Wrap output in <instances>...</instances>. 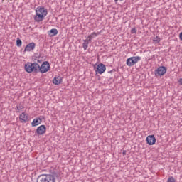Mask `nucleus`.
Here are the masks:
<instances>
[{
  "label": "nucleus",
  "mask_w": 182,
  "mask_h": 182,
  "mask_svg": "<svg viewBox=\"0 0 182 182\" xmlns=\"http://www.w3.org/2000/svg\"><path fill=\"white\" fill-rule=\"evenodd\" d=\"M36 16L34 17L36 22H42L46 15H48V9L45 7H38L36 10Z\"/></svg>",
  "instance_id": "nucleus-2"
},
{
  "label": "nucleus",
  "mask_w": 182,
  "mask_h": 182,
  "mask_svg": "<svg viewBox=\"0 0 182 182\" xmlns=\"http://www.w3.org/2000/svg\"><path fill=\"white\" fill-rule=\"evenodd\" d=\"M141 60V57L140 56H133L130 57L127 60V66H134L136 63L140 62Z\"/></svg>",
  "instance_id": "nucleus-4"
},
{
  "label": "nucleus",
  "mask_w": 182,
  "mask_h": 182,
  "mask_svg": "<svg viewBox=\"0 0 182 182\" xmlns=\"http://www.w3.org/2000/svg\"><path fill=\"white\" fill-rule=\"evenodd\" d=\"M83 43H82V48L84 50H87V48H89V43L88 41L83 40Z\"/></svg>",
  "instance_id": "nucleus-15"
},
{
  "label": "nucleus",
  "mask_w": 182,
  "mask_h": 182,
  "mask_svg": "<svg viewBox=\"0 0 182 182\" xmlns=\"http://www.w3.org/2000/svg\"><path fill=\"white\" fill-rule=\"evenodd\" d=\"M122 154L123 156H126V151H123Z\"/></svg>",
  "instance_id": "nucleus-25"
},
{
  "label": "nucleus",
  "mask_w": 182,
  "mask_h": 182,
  "mask_svg": "<svg viewBox=\"0 0 182 182\" xmlns=\"http://www.w3.org/2000/svg\"><path fill=\"white\" fill-rule=\"evenodd\" d=\"M179 39L182 41V32H181L179 34Z\"/></svg>",
  "instance_id": "nucleus-24"
},
{
  "label": "nucleus",
  "mask_w": 182,
  "mask_h": 182,
  "mask_svg": "<svg viewBox=\"0 0 182 182\" xmlns=\"http://www.w3.org/2000/svg\"><path fill=\"white\" fill-rule=\"evenodd\" d=\"M24 109V107L23 105H17L15 108V110H16V113H21V112H22V110H23Z\"/></svg>",
  "instance_id": "nucleus-14"
},
{
  "label": "nucleus",
  "mask_w": 182,
  "mask_h": 182,
  "mask_svg": "<svg viewBox=\"0 0 182 182\" xmlns=\"http://www.w3.org/2000/svg\"><path fill=\"white\" fill-rule=\"evenodd\" d=\"M16 46H18V48H21V46H22V40L19 38H17L16 39Z\"/></svg>",
  "instance_id": "nucleus-17"
},
{
  "label": "nucleus",
  "mask_w": 182,
  "mask_h": 182,
  "mask_svg": "<svg viewBox=\"0 0 182 182\" xmlns=\"http://www.w3.org/2000/svg\"><path fill=\"white\" fill-rule=\"evenodd\" d=\"M58 29L52 28L51 30L48 31V35L50 36V38H53V36H56L58 35Z\"/></svg>",
  "instance_id": "nucleus-12"
},
{
  "label": "nucleus",
  "mask_w": 182,
  "mask_h": 182,
  "mask_svg": "<svg viewBox=\"0 0 182 182\" xmlns=\"http://www.w3.org/2000/svg\"><path fill=\"white\" fill-rule=\"evenodd\" d=\"M167 182H176V179L173 176H169L167 180Z\"/></svg>",
  "instance_id": "nucleus-18"
},
{
  "label": "nucleus",
  "mask_w": 182,
  "mask_h": 182,
  "mask_svg": "<svg viewBox=\"0 0 182 182\" xmlns=\"http://www.w3.org/2000/svg\"><path fill=\"white\" fill-rule=\"evenodd\" d=\"M160 38H159V36H156L154 38L153 42L155 43V45H157V43H160Z\"/></svg>",
  "instance_id": "nucleus-16"
},
{
  "label": "nucleus",
  "mask_w": 182,
  "mask_h": 182,
  "mask_svg": "<svg viewBox=\"0 0 182 182\" xmlns=\"http://www.w3.org/2000/svg\"><path fill=\"white\" fill-rule=\"evenodd\" d=\"M178 82L179 85H181V86H182V78H180Z\"/></svg>",
  "instance_id": "nucleus-23"
},
{
  "label": "nucleus",
  "mask_w": 182,
  "mask_h": 182,
  "mask_svg": "<svg viewBox=\"0 0 182 182\" xmlns=\"http://www.w3.org/2000/svg\"><path fill=\"white\" fill-rule=\"evenodd\" d=\"M53 85H60L62 83V77L60 76H55L53 79Z\"/></svg>",
  "instance_id": "nucleus-13"
},
{
  "label": "nucleus",
  "mask_w": 182,
  "mask_h": 182,
  "mask_svg": "<svg viewBox=\"0 0 182 182\" xmlns=\"http://www.w3.org/2000/svg\"><path fill=\"white\" fill-rule=\"evenodd\" d=\"M37 182H56V178L51 174L41 175L38 178Z\"/></svg>",
  "instance_id": "nucleus-3"
},
{
  "label": "nucleus",
  "mask_w": 182,
  "mask_h": 182,
  "mask_svg": "<svg viewBox=\"0 0 182 182\" xmlns=\"http://www.w3.org/2000/svg\"><path fill=\"white\" fill-rule=\"evenodd\" d=\"M42 123V119L41 118H36L31 122L32 127H36V126H39Z\"/></svg>",
  "instance_id": "nucleus-11"
},
{
  "label": "nucleus",
  "mask_w": 182,
  "mask_h": 182,
  "mask_svg": "<svg viewBox=\"0 0 182 182\" xmlns=\"http://www.w3.org/2000/svg\"><path fill=\"white\" fill-rule=\"evenodd\" d=\"M24 68L27 73H46L50 70V64L48 61H44L41 64H38V63H27L24 65Z\"/></svg>",
  "instance_id": "nucleus-1"
},
{
  "label": "nucleus",
  "mask_w": 182,
  "mask_h": 182,
  "mask_svg": "<svg viewBox=\"0 0 182 182\" xmlns=\"http://www.w3.org/2000/svg\"><path fill=\"white\" fill-rule=\"evenodd\" d=\"M36 46V44H35V43H30L26 46L24 52H31V50H34Z\"/></svg>",
  "instance_id": "nucleus-10"
},
{
  "label": "nucleus",
  "mask_w": 182,
  "mask_h": 182,
  "mask_svg": "<svg viewBox=\"0 0 182 182\" xmlns=\"http://www.w3.org/2000/svg\"><path fill=\"white\" fill-rule=\"evenodd\" d=\"M28 119H29V114H28L26 112H22L19 115V120L21 123H26Z\"/></svg>",
  "instance_id": "nucleus-9"
},
{
  "label": "nucleus",
  "mask_w": 182,
  "mask_h": 182,
  "mask_svg": "<svg viewBox=\"0 0 182 182\" xmlns=\"http://www.w3.org/2000/svg\"><path fill=\"white\" fill-rule=\"evenodd\" d=\"M95 72L96 73H99V75L105 73V72H106V65H105L103 63L98 64Z\"/></svg>",
  "instance_id": "nucleus-6"
},
{
  "label": "nucleus",
  "mask_w": 182,
  "mask_h": 182,
  "mask_svg": "<svg viewBox=\"0 0 182 182\" xmlns=\"http://www.w3.org/2000/svg\"><path fill=\"white\" fill-rule=\"evenodd\" d=\"M131 33H137V28H136L135 27L132 28Z\"/></svg>",
  "instance_id": "nucleus-19"
},
{
  "label": "nucleus",
  "mask_w": 182,
  "mask_h": 182,
  "mask_svg": "<svg viewBox=\"0 0 182 182\" xmlns=\"http://www.w3.org/2000/svg\"><path fill=\"white\" fill-rule=\"evenodd\" d=\"M92 39H93V37L92 36H88V37L87 38V39L85 41H88L89 42H92Z\"/></svg>",
  "instance_id": "nucleus-20"
},
{
  "label": "nucleus",
  "mask_w": 182,
  "mask_h": 182,
  "mask_svg": "<svg viewBox=\"0 0 182 182\" xmlns=\"http://www.w3.org/2000/svg\"><path fill=\"white\" fill-rule=\"evenodd\" d=\"M36 133H37L38 134V136H42V135L45 134V133H46V126H45V125L39 126L37 128Z\"/></svg>",
  "instance_id": "nucleus-8"
},
{
  "label": "nucleus",
  "mask_w": 182,
  "mask_h": 182,
  "mask_svg": "<svg viewBox=\"0 0 182 182\" xmlns=\"http://www.w3.org/2000/svg\"><path fill=\"white\" fill-rule=\"evenodd\" d=\"M38 63V65H39V63H42V60H36L35 63Z\"/></svg>",
  "instance_id": "nucleus-21"
},
{
  "label": "nucleus",
  "mask_w": 182,
  "mask_h": 182,
  "mask_svg": "<svg viewBox=\"0 0 182 182\" xmlns=\"http://www.w3.org/2000/svg\"><path fill=\"white\" fill-rule=\"evenodd\" d=\"M90 36L93 38V36H97V33H96L95 32H93L90 34Z\"/></svg>",
  "instance_id": "nucleus-22"
},
{
  "label": "nucleus",
  "mask_w": 182,
  "mask_h": 182,
  "mask_svg": "<svg viewBox=\"0 0 182 182\" xmlns=\"http://www.w3.org/2000/svg\"><path fill=\"white\" fill-rule=\"evenodd\" d=\"M167 72V68L164 66H160L154 71V75L156 77H159V76H164Z\"/></svg>",
  "instance_id": "nucleus-5"
},
{
  "label": "nucleus",
  "mask_w": 182,
  "mask_h": 182,
  "mask_svg": "<svg viewBox=\"0 0 182 182\" xmlns=\"http://www.w3.org/2000/svg\"><path fill=\"white\" fill-rule=\"evenodd\" d=\"M146 141L149 146L156 144V136L154 135H149L146 136Z\"/></svg>",
  "instance_id": "nucleus-7"
}]
</instances>
